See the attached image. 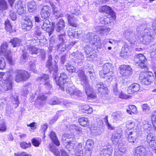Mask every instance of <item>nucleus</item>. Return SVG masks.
Returning <instances> with one entry per match:
<instances>
[{
  "mask_svg": "<svg viewBox=\"0 0 156 156\" xmlns=\"http://www.w3.org/2000/svg\"><path fill=\"white\" fill-rule=\"evenodd\" d=\"M65 66L66 67V70L70 73H78V76L79 77L80 79V77L79 76L78 74L80 73V71H82L83 72L84 75H85L84 72L83 70L76 69L70 63H66L65 65Z\"/></svg>",
  "mask_w": 156,
  "mask_h": 156,
  "instance_id": "nucleus-26",
  "label": "nucleus"
},
{
  "mask_svg": "<svg viewBox=\"0 0 156 156\" xmlns=\"http://www.w3.org/2000/svg\"><path fill=\"white\" fill-rule=\"evenodd\" d=\"M150 51L151 58L153 60L156 61V44L151 46Z\"/></svg>",
  "mask_w": 156,
  "mask_h": 156,
  "instance_id": "nucleus-38",
  "label": "nucleus"
},
{
  "mask_svg": "<svg viewBox=\"0 0 156 156\" xmlns=\"http://www.w3.org/2000/svg\"><path fill=\"white\" fill-rule=\"evenodd\" d=\"M75 33L74 34L73 37L75 38H78L82 33V31L81 30H75Z\"/></svg>",
  "mask_w": 156,
  "mask_h": 156,
  "instance_id": "nucleus-63",
  "label": "nucleus"
},
{
  "mask_svg": "<svg viewBox=\"0 0 156 156\" xmlns=\"http://www.w3.org/2000/svg\"><path fill=\"white\" fill-rule=\"evenodd\" d=\"M15 8L17 10V12L19 15L23 14L26 11V8L25 5H23L20 1L16 2Z\"/></svg>",
  "mask_w": 156,
  "mask_h": 156,
  "instance_id": "nucleus-21",
  "label": "nucleus"
},
{
  "mask_svg": "<svg viewBox=\"0 0 156 156\" xmlns=\"http://www.w3.org/2000/svg\"><path fill=\"white\" fill-rule=\"evenodd\" d=\"M20 145L22 148L26 149L30 147L31 146V144L30 143H27L24 141H23L20 143Z\"/></svg>",
  "mask_w": 156,
  "mask_h": 156,
  "instance_id": "nucleus-58",
  "label": "nucleus"
},
{
  "mask_svg": "<svg viewBox=\"0 0 156 156\" xmlns=\"http://www.w3.org/2000/svg\"><path fill=\"white\" fill-rule=\"evenodd\" d=\"M112 148L111 145H109L105 147L101 151V156H111Z\"/></svg>",
  "mask_w": 156,
  "mask_h": 156,
  "instance_id": "nucleus-28",
  "label": "nucleus"
},
{
  "mask_svg": "<svg viewBox=\"0 0 156 156\" xmlns=\"http://www.w3.org/2000/svg\"><path fill=\"white\" fill-rule=\"evenodd\" d=\"M118 151H117V150L115 149V154L116 155H118V154H119L121 156H122L126 151V149L125 146L122 142L118 144Z\"/></svg>",
  "mask_w": 156,
  "mask_h": 156,
  "instance_id": "nucleus-32",
  "label": "nucleus"
},
{
  "mask_svg": "<svg viewBox=\"0 0 156 156\" xmlns=\"http://www.w3.org/2000/svg\"><path fill=\"white\" fill-rule=\"evenodd\" d=\"M134 156H145V148L142 146H138L134 150Z\"/></svg>",
  "mask_w": 156,
  "mask_h": 156,
  "instance_id": "nucleus-27",
  "label": "nucleus"
},
{
  "mask_svg": "<svg viewBox=\"0 0 156 156\" xmlns=\"http://www.w3.org/2000/svg\"><path fill=\"white\" fill-rule=\"evenodd\" d=\"M135 125L134 122L132 121L129 120L126 122V126L129 129H130L133 127Z\"/></svg>",
  "mask_w": 156,
  "mask_h": 156,
  "instance_id": "nucleus-59",
  "label": "nucleus"
},
{
  "mask_svg": "<svg viewBox=\"0 0 156 156\" xmlns=\"http://www.w3.org/2000/svg\"><path fill=\"white\" fill-rule=\"evenodd\" d=\"M138 36L140 35L142 38V42L143 44H147L153 39L152 36V30L145 25L140 26L136 28Z\"/></svg>",
  "mask_w": 156,
  "mask_h": 156,
  "instance_id": "nucleus-1",
  "label": "nucleus"
},
{
  "mask_svg": "<svg viewBox=\"0 0 156 156\" xmlns=\"http://www.w3.org/2000/svg\"><path fill=\"white\" fill-rule=\"evenodd\" d=\"M66 33L65 31H63L62 32L58 34V38L60 42L58 47V49L61 51L63 52L65 51L66 48L69 46V44H64L63 42H65V38Z\"/></svg>",
  "mask_w": 156,
  "mask_h": 156,
  "instance_id": "nucleus-13",
  "label": "nucleus"
},
{
  "mask_svg": "<svg viewBox=\"0 0 156 156\" xmlns=\"http://www.w3.org/2000/svg\"><path fill=\"white\" fill-rule=\"evenodd\" d=\"M140 85L137 83H134L128 88L127 92L129 94H133L138 92L140 89Z\"/></svg>",
  "mask_w": 156,
  "mask_h": 156,
  "instance_id": "nucleus-20",
  "label": "nucleus"
},
{
  "mask_svg": "<svg viewBox=\"0 0 156 156\" xmlns=\"http://www.w3.org/2000/svg\"><path fill=\"white\" fill-rule=\"evenodd\" d=\"M108 116L106 115L104 119L105 122L108 128L109 129L113 130L114 129V127L112 126L109 122L108 119Z\"/></svg>",
  "mask_w": 156,
  "mask_h": 156,
  "instance_id": "nucleus-56",
  "label": "nucleus"
},
{
  "mask_svg": "<svg viewBox=\"0 0 156 156\" xmlns=\"http://www.w3.org/2000/svg\"><path fill=\"white\" fill-rule=\"evenodd\" d=\"M36 4L34 1H31L28 4V9L29 12H31L36 9Z\"/></svg>",
  "mask_w": 156,
  "mask_h": 156,
  "instance_id": "nucleus-44",
  "label": "nucleus"
},
{
  "mask_svg": "<svg viewBox=\"0 0 156 156\" xmlns=\"http://www.w3.org/2000/svg\"><path fill=\"white\" fill-rule=\"evenodd\" d=\"M8 45L7 43L4 42L2 45L0 52L3 54L7 61L10 65L14 63V61L12 58V53L10 50H8Z\"/></svg>",
  "mask_w": 156,
  "mask_h": 156,
  "instance_id": "nucleus-6",
  "label": "nucleus"
},
{
  "mask_svg": "<svg viewBox=\"0 0 156 156\" xmlns=\"http://www.w3.org/2000/svg\"><path fill=\"white\" fill-rule=\"evenodd\" d=\"M50 4L52 9L53 15L57 18L62 16L60 10L56 5L52 3H50Z\"/></svg>",
  "mask_w": 156,
  "mask_h": 156,
  "instance_id": "nucleus-31",
  "label": "nucleus"
},
{
  "mask_svg": "<svg viewBox=\"0 0 156 156\" xmlns=\"http://www.w3.org/2000/svg\"><path fill=\"white\" fill-rule=\"evenodd\" d=\"M63 143L69 151L74 149L75 146V139L71 135L64 134L62 138Z\"/></svg>",
  "mask_w": 156,
  "mask_h": 156,
  "instance_id": "nucleus-4",
  "label": "nucleus"
},
{
  "mask_svg": "<svg viewBox=\"0 0 156 156\" xmlns=\"http://www.w3.org/2000/svg\"><path fill=\"white\" fill-rule=\"evenodd\" d=\"M85 41L96 46L99 45L100 43L99 38L93 33H89L87 34Z\"/></svg>",
  "mask_w": 156,
  "mask_h": 156,
  "instance_id": "nucleus-9",
  "label": "nucleus"
},
{
  "mask_svg": "<svg viewBox=\"0 0 156 156\" xmlns=\"http://www.w3.org/2000/svg\"><path fill=\"white\" fill-rule=\"evenodd\" d=\"M8 8L7 2L5 0H0V11L2 12Z\"/></svg>",
  "mask_w": 156,
  "mask_h": 156,
  "instance_id": "nucleus-45",
  "label": "nucleus"
},
{
  "mask_svg": "<svg viewBox=\"0 0 156 156\" xmlns=\"http://www.w3.org/2000/svg\"><path fill=\"white\" fill-rule=\"evenodd\" d=\"M85 51L86 53L88 55L90 54L89 56H87V57H89L90 58H92L93 55L91 54L92 53H93L94 50L89 45L86 46L84 48Z\"/></svg>",
  "mask_w": 156,
  "mask_h": 156,
  "instance_id": "nucleus-50",
  "label": "nucleus"
},
{
  "mask_svg": "<svg viewBox=\"0 0 156 156\" xmlns=\"http://www.w3.org/2000/svg\"><path fill=\"white\" fill-rule=\"evenodd\" d=\"M67 79V75L64 73H61L58 78H55L57 84L59 86L62 90H64V85L66 82Z\"/></svg>",
  "mask_w": 156,
  "mask_h": 156,
  "instance_id": "nucleus-15",
  "label": "nucleus"
},
{
  "mask_svg": "<svg viewBox=\"0 0 156 156\" xmlns=\"http://www.w3.org/2000/svg\"><path fill=\"white\" fill-rule=\"evenodd\" d=\"M146 139L147 142L151 147H156V138L153 134L151 133H148Z\"/></svg>",
  "mask_w": 156,
  "mask_h": 156,
  "instance_id": "nucleus-18",
  "label": "nucleus"
},
{
  "mask_svg": "<svg viewBox=\"0 0 156 156\" xmlns=\"http://www.w3.org/2000/svg\"><path fill=\"white\" fill-rule=\"evenodd\" d=\"M49 78L48 75L43 74L39 76L37 80L38 81L44 82V87L46 89L49 90L52 88V86L50 81L48 80Z\"/></svg>",
  "mask_w": 156,
  "mask_h": 156,
  "instance_id": "nucleus-11",
  "label": "nucleus"
},
{
  "mask_svg": "<svg viewBox=\"0 0 156 156\" xmlns=\"http://www.w3.org/2000/svg\"><path fill=\"white\" fill-rule=\"evenodd\" d=\"M49 150L55 156H60L59 151L54 145H50Z\"/></svg>",
  "mask_w": 156,
  "mask_h": 156,
  "instance_id": "nucleus-48",
  "label": "nucleus"
},
{
  "mask_svg": "<svg viewBox=\"0 0 156 156\" xmlns=\"http://www.w3.org/2000/svg\"><path fill=\"white\" fill-rule=\"evenodd\" d=\"M49 9V6L48 5L44 6L42 7L41 12V17L42 19L45 20L50 16Z\"/></svg>",
  "mask_w": 156,
  "mask_h": 156,
  "instance_id": "nucleus-24",
  "label": "nucleus"
},
{
  "mask_svg": "<svg viewBox=\"0 0 156 156\" xmlns=\"http://www.w3.org/2000/svg\"><path fill=\"white\" fill-rule=\"evenodd\" d=\"M66 16L69 24L71 26L76 27L77 26L78 20L73 15L67 14Z\"/></svg>",
  "mask_w": 156,
  "mask_h": 156,
  "instance_id": "nucleus-23",
  "label": "nucleus"
},
{
  "mask_svg": "<svg viewBox=\"0 0 156 156\" xmlns=\"http://www.w3.org/2000/svg\"><path fill=\"white\" fill-rule=\"evenodd\" d=\"M16 76L15 80L17 82L26 81L30 76V74L25 70L17 69L15 71Z\"/></svg>",
  "mask_w": 156,
  "mask_h": 156,
  "instance_id": "nucleus-7",
  "label": "nucleus"
},
{
  "mask_svg": "<svg viewBox=\"0 0 156 156\" xmlns=\"http://www.w3.org/2000/svg\"><path fill=\"white\" fill-rule=\"evenodd\" d=\"M119 68L120 74L123 76L128 77L132 73V69L129 65H122Z\"/></svg>",
  "mask_w": 156,
  "mask_h": 156,
  "instance_id": "nucleus-17",
  "label": "nucleus"
},
{
  "mask_svg": "<svg viewBox=\"0 0 156 156\" xmlns=\"http://www.w3.org/2000/svg\"><path fill=\"white\" fill-rule=\"evenodd\" d=\"M21 42V40L20 39L17 38H13L10 41V42L12 44L14 47L20 46Z\"/></svg>",
  "mask_w": 156,
  "mask_h": 156,
  "instance_id": "nucleus-43",
  "label": "nucleus"
},
{
  "mask_svg": "<svg viewBox=\"0 0 156 156\" xmlns=\"http://www.w3.org/2000/svg\"><path fill=\"white\" fill-rule=\"evenodd\" d=\"M134 61L139 68H144L147 67L146 59L144 55L141 54H137L135 55Z\"/></svg>",
  "mask_w": 156,
  "mask_h": 156,
  "instance_id": "nucleus-8",
  "label": "nucleus"
},
{
  "mask_svg": "<svg viewBox=\"0 0 156 156\" xmlns=\"http://www.w3.org/2000/svg\"><path fill=\"white\" fill-rule=\"evenodd\" d=\"M46 67L48 69L50 73L53 72V73H56L58 72V68L56 64L52 66L51 62L47 61Z\"/></svg>",
  "mask_w": 156,
  "mask_h": 156,
  "instance_id": "nucleus-33",
  "label": "nucleus"
},
{
  "mask_svg": "<svg viewBox=\"0 0 156 156\" xmlns=\"http://www.w3.org/2000/svg\"><path fill=\"white\" fill-rule=\"evenodd\" d=\"M65 27V22L61 19L56 25L55 29L57 32L62 33L63 31H65L64 29Z\"/></svg>",
  "mask_w": 156,
  "mask_h": 156,
  "instance_id": "nucleus-29",
  "label": "nucleus"
},
{
  "mask_svg": "<svg viewBox=\"0 0 156 156\" xmlns=\"http://www.w3.org/2000/svg\"><path fill=\"white\" fill-rule=\"evenodd\" d=\"M66 91L67 93L71 96L75 95V96H80L81 92L75 88L74 87H71L69 86L66 88Z\"/></svg>",
  "mask_w": 156,
  "mask_h": 156,
  "instance_id": "nucleus-25",
  "label": "nucleus"
},
{
  "mask_svg": "<svg viewBox=\"0 0 156 156\" xmlns=\"http://www.w3.org/2000/svg\"><path fill=\"white\" fill-rule=\"evenodd\" d=\"M4 84L2 86V87L5 90H11L12 88V82L11 80L8 79L4 81V82H2Z\"/></svg>",
  "mask_w": 156,
  "mask_h": 156,
  "instance_id": "nucleus-36",
  "label": "nucleus"
},
{
  "mask_svg": "<svg viewBox=\"0 0 156 156\" xmlns=\"http://www.w3.org/2000/svg\"><path fill=\"white\" fill-rule=\"evenodd\" d=\"M140 125H137L136 128L133 131L127 132L126 135L128 141L130 143H136L138 138V134L140 132L139 129Z\"/></svg>",
  "mask_w": 156,
  "mask_h": 156,
  "instance_id": "nucleus-5",
  "label": "nucleus"
},
{
  "mask_svg": "<svg viewBox=\"0 0 156 156\" xmlns=\"http://www.w3.org/2000/svg\"><path fill=\"white\" fill-rule=\"evenodd\" d=\"M26 47L27 49L29 50V53L32 54H37L39 50L38 48L31 46L30 44L27 45Z\"/></svg>",
  "mask_w": 156,
  "mask_h": 156,
  "instance_id": "nucleus-42",
  "label": "nucleus"
},
{
  "mask_svg": "<svg viewBox=\"0 0 156 156\" xmlns=\"http://www.w3.org/2000/svg\"><path fill=\"white\" fill-rule=\"evenodd\" d=\"M113 119L116 121L121 120L124 116L121 112L118 111L113 113L112 115Z\"/></svg>",
  "mask_w": 156,
  "mask_h": 156,
  "instance_id": "nucleus-35",
  "label": "nucleus"
},
{
  "mask_svg": "<svg viewBox=\"0 0 156 156\" xmlns=\"http://www.w3.org/2000/svg\"><path fill=\"white\" fill-rule=\"evenodd\" d=\"M139 79L143 83L146 85L150 84L153 81L154 77L146 73H141L140 74Z\"/></svg>",
  "mask_w": 156,
  "mask_h": 156,
  "instance_id": "nucleus-14",
  "label": "nucleus"
},
{
  "mask_svg": "<svg viewBox=\"0 0 156 156\" xmlns=\"http://www.w3.org/2000/svg\"><path fill=\"white\" fill-rule=\"evenodd\" d=\"M129 48L127 46H125L122 48L121 56L124 58L126 57L129 55Z\"/></svg>",
  "mask_w": 156,
  "mask_h": 156,
  "instance_id": "nucleus-47",
  "label": "nucleus"
},
{
  "mask_svg": "<svg viewBox=\"0 0 156 156\" xmlns=\"http://www.w3.org/2000/svg\"><path fill=\"white\" fill-rule=\"evenodd\" d=\"M139 124L140 125L139 128L140 131H142L141 129L142 128L147 132L150 131L152 130L151 125L147 121L144 120L141 123H138L137 125Z\"/></svg>",
  "mask_w": 156,
  "mask_h": 156,
  "instance_id": "nucleus-22",
  "label": "nucleus"
},
{
  "mask_svg": "<svg viewBox=\"0 0 156 156\" xmlns=\"http://www.w3.org/2000/svg\"><path fill=\"white\" fill-rule=\"evenodd\" d=\"M87 76H89L91 80H93L94 77V73L93 72V69L90 68V69L87 68L86 70Z\"/></svg>",
  "mask_w": 156,
  "mask_h": 156,
  "instance_id": "nucleus-49",
  "label": "nucleus"
},
{
  "mask_svg": "<svg viewBox=\"0 0 156 156\" xmlns=\"http://www.w3.org/2000/svg\"><path fill=\"white\" fill-rule=\"evenodd\" d=\"M99 9L101 12L108 14L109 16H111L112 20H115V19L116 16L115 12L110 7L106 5L101 6L99 7Z\"/></svg>",
  "mask_w": 156,
  "mask_h": 156,
  "instance_id": "nucleus-16",
  "label": "nucleus"
},
{
  "mask_svg": "<svg viewBox=\"0 0 156 156\" xmlns=\"http://www.w3.org/2000/svg\"><path fill=\"white\" fill-rule=\"evenodd\" d=\"M47 97L43 94L40 93L37 97V101L40 103V105L43 104L46 101Z\"/></svg>",
  "mask_w": 156,
  "mask_h": 156,
  "instance_id": "nucleus-46",
  "label": "nucleus"
},
{
  "mask_svg": "<svg viewBox=\"0 0 156 156\" xmlns=\"http://www.w3.org/2000/svg\"><path fill=\"white\" fill-rule=\"evenodd\" d=\"M75 133L79 136H81L83 134L82 129L80 127H77L75 130Z\"/></svg>",
  "mask_w": 156,
  "mask_h": 156,
  "instance_id": "nucleus-61",
  "label": "nucleus"
},
{
  "mask_svg": "<svg viewBox=\"0 0 156 156\" xmlns=\"http://www.w3.org/2000/svg\"><path fill=\"white\" fill-rule=\"evenodd\" d=\"M151 119L152 124L156 130V110H154L151 113Z\"/></svg>",
  "mask_w": 156,
  "mask_h": 156,
  "instance_id": "nucleus-53",
  "label": "nucleus"
},
{
  "mask_svg": "<svg viewBox=\"0 0 156 156\" xmlns=\"http://www.w3.org/2000/svg\"><path fill=\"white\" fill-rule=\"evenodd\" d=\"M82 108L84 110V112L88 114L91 113L93 111L92 108L88 105L83 106L82 107Z\"/></svg>",
  "mask_w": 156,
  "mask_h": 156,
  "instance_id": "nucleus-57",
  "label": "nucleus"
},
{
  "mask_svg": "<svg viewBox=\"0 0 156 156\" xmlns=\"http://www.w3.org/2000/svg\"><path fill=\"white\" fill-rule=\"evenodd\" d=\"M75 156H83L82 149V144L79 143L75 150Z\"/></svg>",
  "mask_w": 156,
  "mask_h": 156,
  "instance_id": "nucleus-39",
  "label": "nucleus"
},
{
  "mask_svg": "<svg viewBox=\"0 0 156 156\" xmlns=\"http://www.w3.org/2000/svg\"><path fill=\"white\" fill-rule=\"evenodd\" d=\"M80 79L83 82L85 93L88 98H94L96 97L95 93L93 92V89L90 87L88 83V80L87 79V76L84 75L82 71H80V73L78 74Z\"/></svg>",
  "mask_w": 156,
  "mask_h": 156,
  "instance_id": "nucleus-3",
  "label": "nucleus"
},
{
  "mask_svg": "<svg viewBox=\"0 0 156 156\" xmlns=\"http://www.w3.org/2000/svg\"><path fill=\"white\" fill-rule=\"evenodd\" d=\"M114 68L110 63H106L103 66L102 70L100 71L99 74L101 78L109 81L112 80Z\"/></svg>",
  "mask_w": 156,
  "mask_h": 156,
  "instance_id": "nucleus-2",
  "label": "nucleus"
},
{
  "mask_svg": "<svg viewBox=\"0 0 156 156\" xmlns=\"http://www.w3.org/2000/svg\"><path fill=\"white\" fill-rule=\"evenodd\" d=\"M129 108L131 110L133 113H136L137 112V110L136 107L134 105H129Z\"/></svg>",
  "mask_w": 156,
  "mask_h": 156,
  "instance_id": "nucleus-64",
  "label": "nucleus"
},
{
  "mask_svg": "<svg viewBox=\"0 0 156 156\" xmlns=\"http://www.w3.org/2000/svg\"><path fill=\"white\" fill-rule=\"evenodd\" d=\"M70 57L77 63L78 65L81 66L83 64L84 61L83 54L79 52H73L70 55Z\"/></svg>",
  "mask_w": 156,
  "mask_h": 156,
  "instance_id": "nucleus-10",
  "label": "nucleus"
},
{
  "mask_svg": "<svg viewBox=\"0 0 156 156\" xmlns=\"http://www.w3.org/2000/svg\"><path fill=\"white\" fill-rule=\"evenodd\" d=\"M50 25L49 20L48 19H46L43 21V25L41 26V28L44 30H46L47 28L49 27Z\"/></svg>",
  "mask_w": 156,
  "mask_h": 156,
  "instance_id": "nucleus-51",
  "label": "nucleus"
},
{
  "mask_svg": "<svg viewBox=\"0 0 156 156\" xmlns=\"http://www.w3.org/2000/svg\"><path fill=\"white\" fill-rule=\"evenodd\" d=\"M78 122L80 124L83 126H87L89 125L90 121L87 118L82 117L79 118Z\"/></svg>",
  "mask_w": 156,
  "mask_h": 156,
  "instance_id": "nucleus-37",
  "label": "nucleus"
},
{
  "mask_svg": "<svg viewBox=\"0 0 156 156\" xmlns=\"http://www.w3.org/2000/svg\"><path fill=\"white\" fill-rule=\"evenodd\" d=\"M95 29L97 32L101 34L105 35L107 34L110 30L108 27L103 28L99 26L96 27Z\"/></svg>",
  "mask_w": 156,
  "mask_h": 156,
  "instance_id": "nucleus-34",
  "label": "nucleus"
},
{
  "mask_svg": "<svg viewBox=\"0 0 156 156\" xmlns=\"http://www.w3.org/2000/svg\"><path fill=\"white\" fill-rule=\"evenodd\" d=\"M38 52H40L39 55L41 56V59L42 60L44 59L46 57L45 51L43 49H40Z\"/></svg>",
  "mask_w": 156,
  "mask_h": 156,
  "instance_id": "nucleus-62",
  "label": "nucleus"
},
{
  "mask_svg": "<svg viewBox=\"0 0 156 156\" xmlns=\"http://www.w3.org/2000/svg\"><path fill=\"white\" fill-rule=\"evenodd\" d=\"M133 30L131 29L126 30L123 32L122 37L127 40L131 44L135 41L136 37L133 32Z\"/></svg>",
  "mask_w": 156,
  "mask_h": 156,
  "instance_id": "nucleus-12",
  "label": "nucleus"
},
{
  "mask_svg": "<svg viewBox=\"0 0 156 156\" xmlns=\"http://www.w3.org/2000/svg\"><path fill=\"white\" fill-rule=\"evenodd\" d=\"M94 144V141L92 140H88L86 142V149L92 150V148L93 147Z\"/></svg>",
  "mask_w": 156,
  "mask_h": 156,
  "instance_id": "nucleus-52",
  "label": "nucleus"
},
{
  "mask_svg": "<svg viewBox=\"0 0 156 156\" xmlns=\"http://www.w3.org/2000/svg\"><path fill=\"white\" fill-rule=\"evenodd\" d=\"M23 54L21 57V61L22 63H24L27 60L28 53L25 52L24 51H23Z\"/></svg>",
  "mask_w": 156,
  "mask_h": 156,
  "instance_id": "nucleus-54",
  "label": "nucleus"
},
{
  "mask_svg": "<svg viewBox=\"0 0 156 156\" xmlns=\"http://www.w3.org/2000/svg\"><path fill=\"white\" fill-rule=\"evenodd\" d=\"M6 66V62L5 59L3 58L0 57V69H3Z\"/></svg>",
  "mask_w": 156,
  "mask_h": 156,
  "instance_id": "nucleus-60",
  "label": "nucleus"
},
{
  "mask_svg": "<svg viewBox=\"0 0 156 156\" xmlns=\"http://www.w3.org/2000/svg\"><path fill=\"white\" fill-rule=\"evenodd\" d=\"M33 27V24L32 22L25 21L22 24V28L24 31L30 30Z\"/></svg>",
  "mask_w": 156,
  "mask_h": 156,
  "instance_id": "nucleus-40",
  "label": "nucleus"
},
{
  "mask_svg": "<svg viewBox=\"0 0 156 156\" xmlns=\"http://www.w3.org/2000/svg\"><path fill=\"white\" fill-rule=\"evenodd\" d=\"M5 29L8 31H10L12 30V26L10 24L9 21L6 20L5 22Z\"/></svg>",
  "mask_w": 156,
  "mask_h": 156,
  "instance_id": "nucleus-55",
  "label": "nucleus"
},
{
  "mask_svg": "<svg viewBox=\"0 0 156 156\" xmlns=\"http://www.w3.org/2000/svg\"><path fill=\"white\" fill-rule=\"evenodd\" d=\"M121 134L116 132H114L111 137V140L112 143L115 145L119 144L122 142L121 141Z\"/></svg>",
  "mask_w": 156,
  "mask_h": 156,
  "instance_id": "nucleus-19",
  "label": "nucleus"
},
{
  "mask_svg": "<svg viewBox=\"0 0 156 156\" xmlns=\"http://www.w3.org/2000/svg\"><path fill=\"white\" fill-rule=\"evenodd\" d=\"M96 88L101 94H107L108 89L106 85L100 82L97 84L96 86Z\"/></svg>",
  "mask_w": 156,
  "mask_h": 156,
  "instance_id": "nucleus-30",
  "label": "nucleus"
},
{
  "mask_svg": "<svg viewBox=\"0 0 156 156\" xmlns=\"http://www.w3.org/2000/svg\"><path fill=\"white\" fill-rule=\"evenodd\" d=\"M49 136L53 142L57 146H58L60 145V143L56 137L55 133L53 131H51L50 134Z\"/></svg>",
  "mask_w": 156,
  "mask_h": 156,
  "instance_id": "nucleus-41",
  "label": "nucleus"
}]
</instances>
